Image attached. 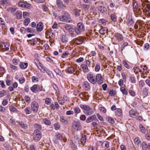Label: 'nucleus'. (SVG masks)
<instances>
[{
  "mask_svg": "<svg viewBox=\"0 0 150 150\" xmlns=\"http://www.w3.org/2000/svg\"><path fill=\"white\" fill-rule=\"evenodd\" d=\"M137 114V112L134 111L130 110L129 112V115L132 117H135Z\"/></svg>",
  "mask_w": 150,
  "mask_h": 150,
  "instance_id": "nucleus-21",
  "label": "nucleus"
},
{
  "mask_svg": "<svg viewBox=\"0 0 150 150\" xmlns=\"http://www.w3.org/2000/svg\"><path fill=\"white\" fill-rule=\"evenodd\" d=\"M54 128L55 129L58 130L60 127V125L58 123H56L54 125Z\"/></svg>",
  "mask_w": 150,
  "mask_h": 150,
  "instance_id": "nucleus-56",
  "label": "nucleus"
},
{
  "mask_svg": "<svg viewBox=\"0 0 150 150\" xmlns=\"http://www.w3.org/2000/svg\"><path fill=\"white\" fill-rule=\"evenodd\" d=\"M51 100L50 98H47L45 99V103L47 105H49L51 103Z\"/></svg>",
  "mask_w": 150,
  "mask_h": 150,
  "instance_id": "nucleus-60",
  "label": "nucleus"
},
{
  "mask_svg": "<svg viewBox=\"0 0 150 150\" xmlns=\"http://www.w3.org/2000/svg\"><path fill=\"white\" fill-rule=\"evenodd\" d=\"M122 63L124 66L127 69H129L130 68V66L128 65L126 61L123 60Z\"/></svg>",
  "mask_w": 150,
  "mask_h": 150,
  "instance_id": "nucleus-38",
  "label": "nucleus"
},
{
  "mask_svg": "<svg viewBox=\"0 0 150 150\" xmlns=\"http://www.w3.org/2000/svg\"><path fill=\"white\" fill-rule=\"evenodd\" d=\"M72 127L73 129L77 131L81 130V129L80 123L77 121H74L73 122Z\"/></svg>",
  "mask_w": 150,
  "mask_h": 150,
  "instance_id": "nucleus-6",
  "label": "nucleus"
},
{
  "mask_svg": "<svg viewBox=\"0 0 150 150\" xmlns=\"http://www.w3.org/2000/svg\"><path fill=\"white\" fill-rule=\"evenodd\" d=\"M75 30L76 33L77 34H79L81 32L84 31L85 30V27L83 23L81 22L78 23Z\"/></svg>",
  "mask_w": 150,
  "mask_h": 150,
  "instance_id": "nucleus-3",
  "label": "nucleus"
},
{
  "mask_svg": "<svg viewBox=\"0 0 150 150\" xmlns=\"http://www.w3.org/2000/svg\"><path fill=\"white\" fill-rule=\"evenodd\" d=\"M30 22V19L28 18L25 19L24 21V24L25 26H27Z\"/></svg>",
  "mask_w": 150,
  "mask_h": 150,
  "instance_id": "nucleus-39",
  "label": "nucleus"
},
{
  "mask_svg": "<svg viewBox=\"0 0 150 150\" xmlns=\"http://www.w3.org/2000/svg\"><path fill=\"white\" fill-rule=\"evenodd\" d=\"M62 14V15L59 17V20L64 22L69 23L71 18L69 13L66 11H63Z\"/></svg>",
  "mask_w": 150,
  "mask_h": 150,
  "instance_id": "nucleus-1",
  "label": "nucleus"
},
{
  "mask_svg": "<svg viewBox=\"0 0 150 150\" xmlns=\"http://www.w3.org/2000/svg\"><path fill=\"white\" fill-rule=\"evenodd\" d=\"M115 36L117 39L118 40H122L123 39V37L122 35L118 33H115Z\"/></svg>",
  "mask_w": 150,
  "mask_h": 150,
  "instance_id": "nucleus-22",
  "label": "nucleus"
},
{
  "mask_svg": "<svg viewBox=\"0 0 150 150\" xmlns=\"http://www.w3.org/2000/svg\"><path fill=\"white\" fill-rule=\"evenodd\" d=\"M87 77L88 81L91 83L94 84L96 83L95 79L93 75L91 74H88Z\"/></svg>",
  "mask_w": 150,
  "mask_h": 150,
  "instance_id": "nucleus-12",
  "label": "nucleus"
},
{
  "mask_svg": "<svg viewBox=\"0 0 150 150\" xmlns=\"http://www.w3.org/2000/svg\"><path fill=\"white\" fill-rule=\"evenodd\" d=\"M19 124L21 127L24 129H26L27 127L26 124H25L22 122H19Z\"/></svg>",
  "mask_w": 150,
  "mask_h": 150,
  "instance_id": "nucleus-53",
  "label": "nucleus"
},
{
  "mask_svg": "<svg viewBox=\"0 0 150 150\" xmlns=\"http://www.w3.org/2000/svg\"><path fill=\"white\" fill-rule=\"evenodd\" d=\"M74 111L75 114H77L80 113L81 112L80 109L78 107H75L74 108Z\"/></svg>",
  "mask_w": 150,
  "mask_h": 150,
  "instance_id": "nucleus-41",
  "label": "nucleus"
},
{
  "mask_svg": "<svg viewBox=\"0 0 150 150\" xmlns=\"http://www.w3.org/2000/svg\"><path fill=\"white\" fill-rule=\"evenodd\" d=\"M90 65V62L89 60H86L85 64H82L81 65V67L83 71L84 72H88L89 69L88 68V67H89Z\"/></svg>",
  "mask_w": 150,
  "mask_h": 150,
  "instance_id": "nucleus-5",
  "label": "nucleus"
},
{
  "mask_svg": "<svg viewBox=\"0 0 150 150\" xmlns=\"http://www.w3.org/2000/svg\"><path fill=\"white\" fill-rule=\"evenodd\" d=\"M110 16L112 21L113 22H115L117 20L116 16L114 14H111Z\"/></svg>",
  "mask_w": 150,
  "mask_h": 150,
  "instance_id": "nucleus-44",
  "label": "nucleus"
},
{
  "mask_svg": "<svg viewBox=\"0 0 150 150\" xmlns=\"http://www.w3.org/2000/svg\"><path fill=\"white\" fill-rule=\"evenodd\" d=\"M99 22L104 25H105L106 24V20L103 19L100 20Z\"/></svg>",
  "mask_w": 150,
  "mask_h": 150,
  "instance_id": "nucleus-61",
  "label": "nucleus"
},
{
  "mask_svg": "<svg viewBox=\"0 0 150 150\" xmlns=\"http://www.w3.org/2000/svg\"><path fill=\"white\" fill-rule=\"evenodd\" d=\"M69 52L68 51H66L63 53L61 56V57L62 58H65L67 56L69 55Z\"/></svg>",
  "mask_w": 150,
  "mask_h": 150,
  "instance_id": "nucleus-50",
  "label": "nucleus"
},
{
  "mask_svg": "<svg viewBox=\"0 0 150 150\" xmlns=\"http://www.w3.org/2000/svg\"><path fill=\"white\" fill-rule=\"evenodd\" d=\"M139 127L141 131L143 133H145L146 132V130L145 128L141 124L139 125Z\"/></svg>",
  "mask_w": 150,
  "mask_h": 150,
  "instance_id": "nucleus-36",
  "label": "nucleus"
},
{
  "mask_svg": "<svg viewBox=\"0 0 150 150\" xmlns=\"http://www.w3.org/2000/svg\"><path fill=\"white\" fill-rule=\"evenodd\" d=\"M144 1L142 2V9L144 11V9L145 8V7L148 5H149V4H146L148 2V0H144L143 1Z\"/></svg>",
  "mask_w": 150,
  "mask_h": 150,
  "instance_id": "nucleus-27",
  "label": "nucleus"
},
{
  "mask_svg": "<svg viewBox=\"0 0 150 150\" xmlns=\"http://www.w3.org/2000/svg\"><path fill=\"white\" fill-rule=\"evenodd\" d=\"M147 146L146 142H143L142 145V149L144 150H146L147 149Z\"/></svg>",
  "mask_w": 150,
  "mask_h": 150,
  "instance_id": "nucleus-33",
  "label": "nucleus"
},
{
  "mask_svg": "<svg viewBox=\"0 0 150 150\" xmlns=\"http://www.w3.org/2000/svg\"><path fill=\"white\" fill-rule=\"evenodd\" d=\"M134 143L135 144L138 145L140 144V141L139 139V137L136 138L134 139Z\"/></svg>",
  "mask_w": 150,
  "mask_h": 150,
  "instance_id": "nucleus-47",
  "label": "nucleus"
},
{
  "mask_svg": "<svg viewBox=\"0 0 150 150\" xmlns=\"http://www.w3.org/2000/svg\"><path fill=\"white\" fill-rule=\"evenodd\" d=\"M37 66L39 69L40 70L41 72L42 73H45V68L40 62L38 64Z\"/></svg>",
  "mask_w": 150,
  "mask_h": 150,
  "instance_id": "nucleus-19",
  "label": "nucleus"
},
{
  "mask_svg": "<svg viewBox=\"0 0 150 150\" xmlns=\"http://www.w3.org/2000/svg\"><path fill=\"white\" fill-rule=\"evenodd\" d=\"M55 72L58 75L60 76H62L63 75L61 73V71L57 69H54Z\"/></svg>",
  "mask_w": 150,
  "mask_h": 150,
  "instance_id": "nucleus-43",
  "label": "nucleus"
},
{
  "mask_svg": "<svg viewBox=\"0 0 150 150\" xmlns=\"http://www.w3.org/2000/svg\"><path fill=\"white\" fill-rule=\"evenodd\" d=\"M100 111L103 113H105L106 112V110L105 108L103 107H100L99 108Z\"/></svg>",
  "mask_w": 150,
  "mask_h": 150,
  "instance_id": "nucleus-49",
  "label": "nucleus"
},
{
  "mask_svg": "<svg viewBox=\"0 0 150 150\" xmlns=\"http://www.w3.org/2000/svg\"><path fill=\"white\" fill-rule=\"evenodd\" d=\"M115 114L118 116H120L122 114L121 110L120 108L117 109L115 111Z\"/></svg>",
  "mask_w": 150,
  "mask_h": 150,
  "instance_id": "nucleus-35",
  "label": "nucleus"
},
{
  "mask_svg": "<svg viewBox=\"0 0 150 150\" xmlns=\"http://www.w3.org/2000/svg\"><path fill=\"white\" fill-rule=\"evenodd\" d=\"M108 30L107 28L104 27L99 30V32L100 34L104 35L107 32Z\"/></svg>",
  "mask_w": 150,
  "mask_h": 150,
  "instance_id": "nucleus-23",
  "label": "nucleus"
},
{
  "mask_svg": "<svg viewBox=\"0 0 150 150\" xmlns=\"http://www.w3.org/2000/svg\"><path fill=\"white\" fill-rule=\"evenodd\" d=\"M58 100L59 103L62 105H63L64 104V100H63L62 98H58Z\"/></svg>",
  "mask_w": 150,
  "mask_h": 150,
  "instance_id": "nucleus-55",
  "label": "nucleus"
},
{
  "mask_svg": "<svg viewBox=\"0 0 150 150\" xmlns=\"http://www.w3.org/2000/svg\"><path fill=\"white\" fill-rule=\"evenodd\" d=\"M12 62L14 65H17L19 63V60L16 59H13L12 60Z\"/></svg>",
  "mask_w": 150,
  "mask_h": 150,
  "instance_id": "nucleus-46",
  "label": "nucleus"
},
{
  "mask_svg": "<svg viewBox=\"0 0 150 150\" xmlns=\"http://www.w3.org/2000/svg\"><path fill=\"white\" fill-rule=\"evenodd\" d=\"M11 4L8 0H1L0 1V4L1 6H8Z\"/></svg>",
  "mask_w": 150,
  "mask_h": 150,
  "instance_id": "nucleus-15",
  "label": "nucleus"
},
{
  "mask_svg": "<svg viewBox=\"0 0 150 150\" xmlns=\"http://www.w3.org/2000/svg\"><path fill=\"white\" fill-rule=\"evenodd\" d=\"M24 98L25 100V101L27 102L28 103H29L30 102V98L29 96H26L24 97Z\"/></svg>",
  "mask_w": 150,
  "mask_h": 150,
  "instance_id": "nucleus-58",
  "label": "nucleus"
},
{
  "mask_svg": "<svg viewBox=\"0 0 150 150\" xmlns=\"http://www.w3.org/2000/svg\"><path fill=\"white\" fill-rule=\"evenodd\" d=\"M24 111L26 114H29L31 112V111L29 107H26L24 110Z\"/></svg>",
  "mask_w": 150,
  "mask_h": 150,
  "instance_id": "nucleus-37",
  "label": "nucleus"
},
{
  "mask_svg": "<svg viewBox=\"0 0 150 150\" xmlns=\"http://www.w3.org/2000/svg\"><path fill=\"white\" fill-rule=\"evenodd\" d=\"M42 134L41 132L37 130L34 131L33 134V139L34 140L38 142L40 140L41 138Z\"/></svg>",
  "mask_w": 150,
  "mask_h": 150,
  "instance_id": "nucleus-4",
  "label": "nucleus"
},
{
  "mask_svg": "<svg viewBox=\"0 0 150 150\" xmlns=\"http://www.w3.org/2000/svg\"><path fill=\"white\" fill-rule=\"evenodd\" d=\"M82 137L81 139V141L83 144H84L86 143V135L83 134H82Z\"/></svg>",
  "mask_w": 150,
  "mask_h": 150,
  "instance_id": "nucleus-31",
  "label": "nucleus"
},
{
  "mask_svg": "<svg viewBox=\"0 0 150 150\" xmlns=\"http://www.w3.org/2000/svg\"><path fill=\"white\" fill-rule=\"evenodd\" d=\"M74 71V68L71 67H69L67 68V72L69 74H73Z\"/></svg>",
  "mask_w": 150,
  "mask_h": 150,
  "instance_id": "nucleus-25",
  "label": "nucleus"
},
{
  "mask_svg": "<svg viewBox=\"0 0 150 150\" xmlns=\"http://www.w3.org/2000/svg\"><path fill=\"white\" fill-rule=\"evenodd\" d=\"M109 94L111 96H114L116 94L115 91L113 90H110L109 92Z\"/></svg>",
  "mask_w": 150,
  "mask_h": 150,
  "instance_id": "nucleus-45",
  "label": "nucleus"
},
{
  "mask_svg": "<svg viewBox=\"0 0 150 150\" xmlns=\"http://www.w3.org/2000/svg\"><path fill=\"white\" fill-rule=\"evenodd\" d=\"M19 66L21 69H24L26 68L28 66V63L26 62H21Z\"/></svg>",
  "mask_w": 150,
  "mask_h": 150,
  "instance_id": "nucleus-16",
  "label": "nucleus"
},
{
  "mask_svg": "<svg viewBox=\"0 0 150 150\" xmlns=\"http://www.w3.org/2000/svg\"><path fill=\"white\" fill-rule=\"evenodd\" d=\"M23 17L25 18L26 17L28 16L29 15V13L27 11L24 12L23 13Z\"/></svg>",
  "mask_w": 150,
  "mask_h": 150,
  "instance_id": "nucleus-63",
  "label": "nucleus"
},
{
  "mask_svg": "<svg viewBox=\"0 0 150 150\" xmlns=\"http://www.w3.org/2000/svg\"><path fill=\"white\" fill-rule=\"evenodd\" d=\"M31 108L33 112H37L39 108V105L38 103L35 101L32 102L31 104Z\"/></svg>",
  "mask_w": 150,
  "mask_h": 150,
  "instance_id": "nucleus-9",
  "label": "nucleus"
},
{
  "mask_svg": "<svg viewBox=\"0 0 150 150\" xmlns=\"http://www.w3.org/2000/svg\"><path fill=\"white\" fill-rule=\"evenodd\" d=\"M106 119L108 121L112 124H114L115 123V120L114 119L111 117H106Z\"/></svg>",
  "mask_w": 150,
  "mask_h": 150,
  "instance_id": "nucleus-28",
  "label": "nucleus"
},
{
  "mask_svg": "<svg viewBox=\"0 0 150 150\" xmlns=\"http://www.w3.org/2000/svg\"><path fill=\"white\" fill-rule=\"evenodd\" d=\"M64 28L66 30H68L70 32L72 31L73 30L71 26L68 25H66L65 26Z\"/></svg>",
  "mask_w": 150,
  "mask_h": 150,
  "instance_id": "nucleus-30",
  "label": "nucleus"
},
{
  "mask_svg": "<svg viewBox=\"0 0 150 150\" xmlns=\"http://www.w3.org/2000/svg\"><path fill=\"white\" fill-rule=\"evenodd\" d=\"M18 5L19 6L22 8H30L31 6L30 4L23 1L19 2Z\"/></svg>",
  "mask_w": 150,
  "mask_h": 150,
  "instance_id": "nucleus-11",
  "label": "nucleus"
},
{
  "mask_svg": "<svg viewBox=\"0 0 150 150\" xmlns=\"http://www.w3.org/2000/svg\"><path fill=\"white\" fill-rule=\"evenodd\" d=\"M75 43L78 45L81 44L83 43V40H81L77 39L75 41Z\"/></svg>",
  "mask_w": 150,
  "mask_h": 150,
  "instance_id": "nucleus-59",
  "label": "nucleus"
},
{
  "mask_svg": "<svg viewBox=\"0 0 150 150\" xmlns=\"http://www.w3.org/2000/svg\"><path fill=\"white\" fill-rule=\"evenodd\" d=\"M42 122L46 125H50L51 124V122L50 121L47 119H43Z\"/></svg>",
  "mask_w": 150,
  "mask_h": 150,
  "instance_id": "nucleus-29",
  "label": "nucleus"
},
{
  "mask_svg": "<svg viewBox=\"0 0 150 150\" xmlns=\"http://www.w3.org/2000/svg\"><path fill=\"white\" fill-rule=\"evenodd\" d=\"M133 7L134 9V11L137 10V9L138 8V6L137 4V3L136 2H134L133 5Z\"/></svg>",
  "mask_w": 150,
  "mask_h": 150,
  "instance_id": "nucleus-42",
  "label": "nucleus"
},
{
  "mask_svg": "<svg viewBox=\"0 0 150 150\" xmlns=\"http://www.w3.org/2000/svg\"><path fill=\"white\" fill-rule=\"evenodd\" d=\"M120 91L124 94L126 95L127 94L128 92L127 91L124 87L120 88Z\"/></svg>",
  "mask_w": 150,
  "mask_h": 150,
  "instance_id": "nucleus-34",
  "label": "nucleus"
},
{
  "mask_svg": "<svg viewBox=\"0 0 150 150\" xmlns=\"http://www.w3.org/2000/svg\"><path fill=\"white\" fill-rule=\"evenodd\" d=\"M42 23L41 22H39L37 25L36 29L38 31H42L43 29Z\"/></svg>",
  "mask_w": 150,
  "mask_h": 150,
  "instance_id": "nucleus-18",
  "label": "nucleus"
},
{
  "mask_svg": "<svg viewBox=\"0 0 150 150\" xmlns=\"http://www.w3.org/2000/svg\"><path fill=\"white\" fill-rule=\"evenodd\" d=\"M56 4L58 7L59 9H64L66 8L63 2L61 0H57L56 1Z\"/></svg>",
  "mask_w": 150,
  "mask_h": 150,
  "instance_id": "nucleus-13",
  "label": "nucleus"
},
{
  "mask_svg": "<svg viewBox=\"0 0 150 150\" xmlns=\"http://www.w3.org/2000/svg\"><path fill=\"white\" fill-rule=\"evenodd\" d=\"M10 111L12 112H15L17 111L16 109L13 106H11L9 108Z\"/></svg>",
  "mask_w": 150,
  "mask_h": 150,
  "instance_id": "nucleus-57",
  "label": "nucleus"
},
{
  "mask_svg": "<svg viewBox=\"0 0 150 150\" xmlns=\"http://www.w3.org/2000/svg\"><path fill=\"white\" fill-rule=\"evenodd\" d=\"M95 81L96 83L97 82L100 85L103 83V79L101 74H98L96 75Z\"/></svg>",
  "mask_w": 150,
  "mask_h": 150,
  "instance_id": "nucleus-10",
  "label": "nucleus"
},
{
  "mask_svg": "<svg viewBox=\"0 0 150 150\" xmlns=\"http://www.w3.org/2000/svg\"><path fill=\"white\" fill-rule=\"evenodd\" d=\"M10 67L11 68L15 71L17 70L18 69V68L17 67L12 64H10Z\"/></svg>",
  "mask_w": 150,
  "mask_h": 150,
  "instance_id": "nucleus-52",
  "label": "nucleus"
},
{
  "mask_svg": "<svg viewBox=\"0 0 150 150\" xmlns=\"http://www.w3.org/2000/svg\"><path fill=\"white\" fill-rule=\"evenodd\" d=\"M73 12L75 13V15L76 16H79V11L77 9H74L73 10Z\"/></svg>",
  "mask_w": 150,
  "mask_h": 150,
  "instance_id": "nucleus-51",
  "label": "nucleus"
},
{
  "mask_svg": "<svg viewBox=\"0 0 150 150\" xmlns=\"http://www.w3.org/2000/svg\"><path fill=\"white\" fill-rule=\"evenodd\" d=\"M82 86L83 88L86 90H88L90 88L89 83L86 81L83 82Z\"/></svg>",
  "mask_w": 150,
  "mask_h": 150,
  "instance_id": "nucleus-20",
  "label": "nucleus"
},
{
  "mask_svg": "<svg viewBox=\"0 0 150 150\" xmlns=\"http://www.w3.org/2000/svg\"><path fill=\"white\" fill-rule=\"evenodd\" d=\"M9 43L2 42L0 46V50L4 51H7L9 50Z\"/></svg>",
  "mask_w": 150,
  "mask_h": 150,
  "instance_id": "nucleus-8",
  "label": "nucleus"
},
{
  "mask_svg": "<svg viewBox=\"0 0 150 150\" xmlns=\"http://www.w3.org/2000/svg\"><path fill=\"white\" fill-rule=\"evenodd\" d=\"M98 10L102 13L106 12L107 11L106 9L102 6H99L98 7Z\"/></svg>",
  "mask_w": 150,
  "mask_h": 150,
  "instance_id": "nucleus-26",
  "label": "nucleus"
},
{
  "mask_svg": "<svg viewBox=\"0 0 150 150\" xmlns=\"http://www.w3.org/2000/svg\"><path fill=\"white\" fill-rule=\"evenodd\" d=\"M144 67L142 68V69H141L139 70L140 72H146L147 67L146 65H144Z\"/></svg>",
  "mask_w": 150,
  "mask_h": 150,
  "instance_id": "nucleus-54",
  "label": "nucleus"
},
{
  "mask_svg": "<svg viewBox=\"0 0 150 150\" xmlns=\"http://www.w3.org/2000/svg\"><path fill=\"white\" fill-rule=\"evenodd\" d=\"M145 138L148 141H150V134L149 133L146 134L145 135Z\"/></svg>",
  "mask_w": 150,
  "mask_h": 150,
  "instance_id": "nucleus-64",
  "label": "nucleus"
},
{
  "mask_svg": "<svg viewBox=\"0 0 150 150\" xmlns=\"http://www.w3.org/2000/svg\"><path fill=\"white\" fill-rule=\"evenodd\" d=\"M55 137L56 139H54L53 141L56 143L58 142V140L60 141L62 138V135L59 133H57L56 134Z\"/></svg>",
  "mask_w": 150,
  "mask_h": 150,
  "instance_id": "nucleus-14",
  "label": "nucleus"
},
{
  "mask_svg": "<svg viewBox=\"0 0 150 150\" xmlns=\"http://www.w3.org/2000/svg\"><path fill=\"white\" fill-rule=\"evenodd\" d=\"M5 72L4 68L2 67H0V76H2Z\"/></svg>",
  "mask_w": 150,
  "mask_h": 150,
  "instance_id": "nucleus-48",
  "label": "nucleus"
},
{
  "mask_svg": "<svg viewBox=\"0 0 150 150\" xmlns=\"http://www.w3.org/2000/svg\"><path fill=\"white\" fill-rule=\"evenodd\" d=\"M100 68V65L99 63H97L95 67V71L96 72L99 71Z\"/></svg>",
  "mask_w": 150,
  "mask_h": 150,
  "instance_id": "nucleus-40",
  "label": "nucleus"
},
{
  "mask_svg": "<svg viewBox=\"0 0 150 150\" xmlns=\"http://www.w3.org/2000/svg\"><path fill=\"white\" fill-rule=\"evenodd\" d=\"M34 127L36 129V130H37L38 131H40V130L42 129V127L41 125L39 124H35L34 125Z\"/></svg>",
  "mask_w": 150,
  "mask_h": 150,
  "instance_id": "nucleus-32",
  "label": "nucleus"
},
{
  "mask_svg": "<svg viewBox=\"0 0 150 150\" xmlns=\"http://www.w3.org/2000/svg\"><path fill=\"white\" fill-rule=\"evenodd\" d=\"M96 118V116L93 115L88 117L86 120V122L87 123H90L93 120H94Z\"/></svg>",
  "mask_w": 150,
  "mask_h": 150,
  "instance_id": "nucleus-17",
  "label": "nucleus"
},
{
  "mask_svg": "<svg viewBox=\"0 0 150 150\" xmlns=\"http://www.w3.org/2000/svg\"><path fill=\"white\" fill-rule=\"evenodd\" d=\"M30 90L33 92L36 93L39 91H42V87L38 85L35 84L31 88Z\"/></svg>",
  "mask_w": 150,
  "mask_h": 150,
  "instance_id": "nucleus-7",
  "label": "nucleus"
},
{
  "mask_svg": "<svg viewBox=\"0 0 150 150\" xmlns=\"http://www.w3.org/2000/svg\"><path fill=\"white\" fill-rule=\"evenodd\" d=\"M82 7L85 10H88L89 9V6L87 4H83Z\"/></svg>",
  "mask_w": 150,
  "mask_h": 150,
  "instance_id": "nucleus-62",
  "label": "nucleus"
},
{
  "mask_svg": "<svg viewBox=\"0 0 150 150\" xmlns=\"http://www.w3.org/2000/svg\"><path fill=\"white\" fill-rule=\"evenodd\" d=\"M80 106L83 110L84 113L86 115H90L93 113L92 108L88 105L81 104Z\"/></svg>",
  "mask_w": 150,
  "mask_h": 150,
  "instance_id": "nucleus-2",
  "label": "nucleus"
},
{
  "mask_svg": "<svg viewBox=\"0 0 150 150\" xmlns=\"http://www.w3.org/2000/svg\"><path fill=\"white\" fill-rule=\"evenodd\" d=\"M143 11L145 13L148 12L150 14V5H147L144 9Z\"/></svg>",
  "mask_w": 150,
  "mask_h": 150,
  "instance_id": "nucleus-24",
  "label": "nucleus"
}]
</instances>
